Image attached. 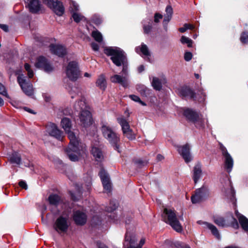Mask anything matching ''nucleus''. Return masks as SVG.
<instances>
[{
    "label": "nucleus",
    "instance_id": "obj_47",
    "mask_svg": "<svg viewBox=\"0 0 248 248\" xmlns=\"http://www.w3.org/2000/svg\"><path fill=\"white\" fill-rule=\"evenodd\" d=\"M192 57V54L191 52H186L185 53L184 55V59L186 61H189L191 60Z\"/></svg>",
    "mask_w": 248,
    "mask_h": 248
},
{
    "label": "nucleus",
    "instance_id": "obj_18",
    "mask_svg": "<svg viewBox=\"0 0 248 248\" xmlns=\"http://www.w3.org/2000/svg\"><path fill=\"white\" fill-rule=\"evenodd\" d=\"M180 95L183 98L195 100L196 94L193 91L188 87H183L179 91Z\"/></svg>",
    "mask_w": 248,
    "mask_h": 248
},
{
    "label": "nucleus",
    "instance_id": "obj_51",
    "mask_svg": "<svg viewBox=\"0 0 248 248\" xmlns=\"http://www.w3.org/2000/svg\"><path fill=\"white\" fill-rule=\"evenodd\" d=\"M19 186L25 189H27V185L25 181H21L19 182Z\"/></svg>",
    "mask_w": 248,
    "mask_h": 248
},
{
    "label": "nucleus",
    "instance_id": "obj_24",
    "mask_svg": "<svg viewBox=\"0 0 248 248\" xmlns=\"http://www.w3.org/2000/svg\"><path fill=\"white\" fill-rule=\"evenodd\" d=\"M165 12L166 14L164 16L163 23L164 25L166 26L172 17L173 10L171 6L168 5L166 8Z\"/></svg>",
    "mask_w": 248,
    "mask_h": 248
},
{
    "label": "nucleus",
    "instance_id": "obj_49",
    "mask_svg": "<svg viewBox=\"0 0 248 248\" xmlns=\"http://www.w3.org/2000/svg\"><path fill=\"white\" fill-rule=\"evenodd\" d=\"M123 66L122 72L124 75L127 74V62H125V63L122 65Z\"/></svg>",
    "mask_w": 248,
    "mask_h": 248
},
{
    "label": "nucleus",
    "instance_id": "obj_42",
    "mask_svg": "<svg viewBox=\"0 0 248 248\" xmlns=\"http://www.w3.org/2000/svg\"><path fill=\"white\" fill-rule=\"evenodd\" d=\"M240 40L242 43L246 44L248 43V33L244 32L242 33Z\"/></svg>",
    "mask_w": 248,
    "mask_h": 248
},
{
    "label": "nucleus",
    "instance_id": "obj_31",
    "mask_svg": "<svg viewBox=\"0 0 248 248\" xmlns=\"http://www.w3.org/2000/svg\"><path fill=\"white\" fill-rule=\"evenodd\" d=\"M193 171V180L195 183H197L201 176L202 171L199 166H196L194 167Z\"/></svg>",
    "mask_w": 248,
    "mask_h": 248
},
{
    "label": "nucleus",
    "instance_id": "obj_46",
    "mask_svg": "<svg viewBox=\"0 0 248 248\" xmlns=\"http://www.w3.org/2000/svg\"><path fill=\"white\" fill-rule=\"evenodd\" d=\"M152 29L151 25H144L143 26L144 32L148 34L150 32Z\"/></svg>",
    "mask_w": 248,
    "mask_h": 248
},
{
    "label": "nucleus",
    "instance_id": "obj_20",
    "mask_svg": "<svg viewBox=\"0 0 248 248\" xmlns=\"http://www.w3.org/2000/svg\"><path fill=\"white\" fill-rule=\"evenodd\" d=\"M99 176L101 179L104 189L109 191L110 190L111 186L107 173L104 170L102 169L99 172Z\"/></svg>",
    "mask_w": 248,
    "mask_h": 248
},
{
    "label": "nucleus",
    "instance_id": "obj_2",
    "mask_svg": "<svg viewBox=\"0 0 248 248\" xmlns=\"http://www.w3.org/2000/svg\"><path fill=\"white\" fill-rule=\"evenodd\" d=\"M105 53L111 56V60L117 66H122L126 62L127 59L124 51L118 47H108L104 49Z\"/></svg>",
    "mask_w": 248,
    "mask_h": 248
},
{
    "label": "nucleus",
    "instance_id": "obj_45",
    "mask_svg": "<svg viewBox=\"0 0 248 248\" xmlns=\"http://www.w3.org/2000/svg\"><path fill=\"white\" fill-rule=\"evenodd\" d=\"M220 149L224 157L230 155L228 152L227 149L222 144L220 145Z\"/></svg>",
    "mask_w": 248,
    "mask_h": 248
},
{
    "label": "nucleus",
    "instance_id": "obj_16",
    "mask_svg": "<svg viewBox=\"0 0 248 248\" xmlns=\"http://www.w3.org/2000/svg\"><path fill=\"white\" fill-rule=\"evenodd\" d=\"M73 218L77 225L82 226L86 223L87 217L85 213L78 210L74 212Z\"/></svg>",
    "mask_w": 248,
    "mask_h": 248
},
{
    "label": "nucleus",
    "instance_id": "obj_27",
    "mask_svg": "<svg viewBox=\"0 0 248 248\" xmlns=\"http://www.w3.org/2000/svg\"><path fill=\"white\" fill-rule=\"evenodd\" d=\"M92 153L97 161H101L104 158L102 152L97 147H93L92 149Z\"/></svg>",
    "mask_w": 248,
    "mask_h": 248
},
{
    "label": "nucleus",
    "instance_id": "obj_35",
    "mask_svg": "<svg viewBox=\"0 0 248 248\" xmlns=\"http://www.w3.org/2000/svg\"><path fill=\"white\" fill-rule=\"evenodd\" d=\"M180 41L183 44H186L187 46L189 47H192L193 41L192 40L185 36H182L180 39Z\"/></svg>",
    "mask_w": 248,
    "mask_h": 248
},
{
    "label": "nucleus",
    "instance_id": "obj_9",
    "mask_svg": "<svg viewBox=\"0 0 248 248\" xmlns=\"http://www.w3.org/2000/svg\"><path fill=\"white\" fill-rule=\"evenodd\" d=\"M17 80L23 92L28 96H31L33 94V89L32 85L27 80L23 75L19 76Z\"/></svg>",
    "mask_w": 248,
    "mask_h": 248
},
{
    "label": "nucleus",
    "instance_id": "obj_44",
    "mask_svg": "<svg viewBox=\"0 0 248 248\" xmlns=\"http://www.w3.org/2000/svg\"><path fill=\"white\" fill-rule=\"evenodd\" d=\"M0 94L9 98V95L5 90L4 86L0 83Z\"/></svg>",
    "mask_w": 248,
    "mask_h": 248
},
{
    "label": "nucleus",
    "instance_id": "obj_28",
    "mask_svg": "<svg viewBox=\"0 0 248 248\" xmlns=\"http://www.w3.org/2000/svg\"><path fill=\"white\" fill-rule=\"evenodd\" d=\"M225 158V168L228 172H230L232 169L233 165V159L231 155L224 157Z\"/></svg>",
    "mask_w": 248,
    "mask_h": 248
},
{
    "label": "nucleus",
    "instance_id": "obj_40",
    "mask_svg": "<svg viewBox=\"0 0 248 248\" xmlns=\"http://www.w3.org/2000/svg\"><path fill=\"white\" fill-rule=\"evenodd\" d=\"M129 97L134 101L139 102L142 106H146V104L142 101L140 97L135 95H130Z\"/></svg>",
    "mask_w": 248,
    "mask_h": 248
},
{
    "label": "nucleus",
    "instance_id": "obj_39",
    "mask_svg": "<svg viewBox=\"0 0 248 248\" xmlns=\"http://www.w3.org/2000/svg\"><path fill=\"white\" fill-rule=\"evenodd\" d=\"M72 17L76 22L78 23L82 20L83 16L81 14L75 12L72 15Z\"/></svg>",
    "mask_w": 248,
    "mask_h": 248
},
{
    "label": "nucleus",
    "instance_id": "obj_13",
    "mask_svg": "<svg viewBox=\"0 0 248 248\" xmlns=\"http://www.w3.org/2000/svg\"><path fill=\"white\" fill-rule=\"evenodd\" d=\"M37 68L43 69L45 72L49 73L53 70V67L50 65L47 60L44 57H39L35 63Z\"/></svg>",
    "mask_w": 248,
    "mask_h": 248
},
{
    "label": "nucleus",
    "instance_id": "obj_8",
    "mask_svg": "<svg viewBox=\"0 0 248 248\" xmlns=\"http://www.w3.org/2000/svg\"><path fill=\"white\" fill-rule=\"evenodd\" d=\"M79 73L78 63L75 61L69 62L66 69L67 77L70 80L75 81L78 78Z\"/></svg>",
    "mask_w": 248,
    "mask_h": 248
},
{
    "label": "nucleus",
    "instance_id": "obj_30",
    "mask_svg": "<svg viewBox=\"0 0 248 248\" xmlns=\"http://www.w3.org/2000/svg\"><path fill=\"white\" fill-rule=\"evenodd\" d=\"M61 198L57 194H51L48 198L49 203L51 205L57 206L61 202Z\"/></svg>",
    "mask_w": 248,
    "mask_h": 248
},
{
    "label": "nucleus",
    "instance_id": "obj_5",
    "mask_svg": "<svg viewBox=\"0 0 248 248\" xmlns=\"http://www.w3.org/2000/svg\"><path fill=\"white\" fill-rule=\"evenodd\" d=\"M101 131L104 137L119 152L118 143L120 142V138L117 134L110 127L106 125L102 126Z\"/></svg>",
    "mask_w": 248,
    "mask_h": 248
},
{
    "label": "nucleus",
    "instance_id": "obj_10",
    "mask_svg": "<svg viewBox=\"0 0 248 248\" xmlns=\"http://www.w3.org/2000/svg\"><path fill=\"white\" fill-rule=\"evenodd\" d=\"M47 5L58 16H61L64 12L62 3L58 0H46Z\"/></svg>",
    "mask_w": 248,
    "mask_h": 248
},
{
    "label": "nucleus",
    "instance_id": "obj_22",
    "mask_svg": "<svg viewBox=\"0 0 248 248\" xmlns=\"http://www.w3.org/2000/svg\"><path fill=\"white\" fill-rule=\"evenodd\" d=\"M184 115L187 120L194 123L196 122L199 118V116L196 112L189 108L184 110Z\"/></svg>",
    "mask_w": 248,
    "mask_h": 248
},
{
    "label": "nucleus",
    "instance_id": "obj_58",
    "mask_svg": "<svg viewBox=\"0 0 248 248\" xmlns=\"http://www.w3.org/2000/svg\"><path fill=\"white\" fill-rule=\"evenodd\" d=\"M144 70V66L143 65H140L138 68V71L139 73H141Z\"/></svg>",
    "mask_w": 248,
    "mask_h": 248
},
{
    "label": "nucleus",
    "instance_id": "obj_34",
    "mask_svg": "<svg viewBox=\"0 0 248 248\" xmlns=\"http://www.w3.org/2000/svg\"><path fill=\"white\" fill-rule=\"evenodd\" d=\"M10 160L12 163L19 164L21 162V157L18 154L15 153L12 154Z\"/></svg>",
    "mask_w": 248,
    "mask_h": 248
},
{
    "label": "nucleus",
    "instance_id": "obj_60",
    "mask_svg": "<svg viewBox=\"0 0 248 248\" xmlns=\"http://www.w3.org/2000/svg\"><path fill=\"white\" fill-rule=\"evenodd\" d=\"M93 20L96 24H99L101 23V20L99 18L94 19Z\"/></svg>",
    "mask_w": 248,
    "mask_h": 248
},
{
    "label": "nucleus",
    "instance_id": "obj_36",
    "mask_svg": "<svg viewBox=\"0 0 248 248\" xmlns=\"http://www.w3.org/2000/svg\"><path fill=\"white\" fill-rule=\"evenodd\" d=\"M92 37L94 40L98 42H101L103 40V37L101 33L98 31H93L92 33Z\"/></svg>",
    "mask_w": 248,
    "mask_h": 248
},
{
    "label": "nucleus",
    "instance_id": "obj_57",
    "mask_svg": "<svg viewBox=\"0 0 248 248\" xmlns=\"http://www.w3.org/2000/svg\"><path fill=\"white\" fill-rule=\"evenodd\" d=\"M77 92V93L78 94L79 93H80V90L77 88V87H74L72 89V91H71V94H72V92Z\"/></svg>",
    "mask_w": 248,
    "mask_h": 248
},
{
    "label": "nucleus",
    "instance_id": "obj_25",
    "mask_svg": "<svg viewBox=\"0 0 248 248\" xmlns=\"http://www.w3.org/2000/svg\"><path fill=\"white\" fill-rule=\"evenodd\" d=\"M75 109L81 112L82 111L88 110L85 100L84 98L77 102L75 105Z\"/></svg>",
    "mask_w": 248,
    "mask_h": 248
},
{
    "label": "nucleus",
    "instance_id": "obj_3",
    "mask_svg": "<svg viewBox=\"0 0 248 248\" xmlns=\"http://www.w3.org/2000/svg\"><path fill=\"white\" fill-rule=\"evenodd\" d=\"M164 221L175 231L180 232L183 230L182 226L178 221L175 212L171 209L165 208L163 214Z\"/></svg>",
    "mask_w": 248,
    "mask_h": 248
},
{
    "label": "nucleus",
    "instance_id": "obj_11",
    "mask_svg": "<svg viewBox=\"0 0 248 248\" xmlns=\"http://www.w3.org/2000/svg\"><path fill=\"white\" fill-rule=\"evenodd\" d=\"M136 241L137 239L135 236H132L129 233L126 232L125 235V241L124 243V248H141L142 246L145 244V239L143 238L141 239L137 247H133V245Z\"/></svg>",
    "mask_w": 248,
    "mask_h": 248
},
{
    "label": "nucleus",
    "instance_id": "obj_63",
    "mask_svg": "<svg viewBox=\"0 0 248 248\" xmlns=\"http://www.w3.org/2000/svg\"><path fill=\"white\" fill-rule=\"evenodd\" d=\"M24 109H25V110H26L27 111L29 112L30 113H34L31 109H30V108H24Z\"/></svg>",
    "mask_w": 248,
    "mask_h": 248
},
{
    "label": "nucleus",
    "instance_id": "obj_38",
    "mask_svg": "<svg viewBox=\"0 0 248 248\" xmlns=\"http://www.w3.org/2000/svg\"><path fill=\"white\" fill-rule=\"evenodd\" d=\"M137 90L142 96H147L149 94V90L145 86H139L137 87Z\"/></svg>",
    "mask_w": 248,
    "mask_h": 248
},
{
    "label": "nucleus",
    "instance_id": "obj_6",
    "mask_svg": "<svg viewBox=\"0 0 248 248\" xmlns=\"http://www.w3.org/2000/svg\"><path fill=\"white\" fill-rule=\"evenodd\" d=\"M69 225L68 216L62 215L56 219L54 224V228L59 233L65 232H67Z\"/></svg>",
    "mask_w": 248,
    "mask_h": 248
},
{
    "label": "nucleus",
    "instance_id": "obj_41",
    "mask_svg": "<svg viewBox=\"0 0 248 248\" xmlns=\"http://www.w3.org/2000/svg\"><path fill=\"white\" fill-rule=\"evenodd\" d=\"M25 69L28 72V75L29 78H31L33 76V72L32 71V70L31 69L30 65L26 63L25 64Z\"/></svg>",
    "mask_w": 248,
    "mask_h": 248
},
{
    "label": "nucleus",
    "instance_id": "obj_15",
    "mask_svg": "<svg viewBox=\"0 0 248 248\" xmlns=\"http://www.w3.org/2000/svg\"><path fill=\"white\" fill-rule=\"evenodd\" d=\"M47 132L48 134L55 137L60 140H62L63 139L62 133L58 129L57 126L53 123H50L46 126Z\"/></svg>",
    "mask_w": 248,
    "mask_h": 248
},
{
    "label": "nucleus",
    "instance_id": "obj_29",
    "mask_svg": "<svg viewBox=\"0 0 248 248\" xmlns=\"http://www.w3.org/2000/svg\"><path fill=\"white\" fill-rule=\"evenodd\" d=\"M238 218L243 229L246 232H248V219L242 215H239Z\"/></svg>",
    "mask_w": 248,
    "mask_h": 248
},
{
    "label": "nucleus",
    "instance_id": "obj_7",
    "mask_svg": "<svg viewBox=\"0 0 248 248\" xmlns=\"http://www.w3.org/2000/svg\"><path fill=\"white\" fill-rule=\"evenodd\" d=\"M117 120L118 123L121 126L124 136L129 140H135L136 139V134L133 132L132 129L130 128V125L126 120L123 117L118 118Z\"/></svg>",
    "mask_w": 248,
    "mask_h": 248
},
{
    "label": "nucleus",
    "instance_id": "obj_26",
    "mask_svg": "<svg viewBox=\"0 0 248 248\" xmlns=\"http://www.w3.org/2000/svg\"><path fill=\"white\" fill-rule=\"evenodd\" d=\"M203 224L205 225V227L209 229L212 232V234L217 239H220V236L217 227L214 225L209 223L208 222H203Z\"/></svg>",
    "mask_w": 248,
    "mask_h": 248
},
{
    "label": "nucleus",
    "instance_id": "obj_33",
    "mask_svg": "<svg viewBox=\"0 0 248 248\" xmlns=\"http://www.w3.org/2000/svg\"><path fill=\"white\" fill-rule=\"evenodd\" d=\"M152 85L154 89L157 91H160L162 89L161 82L157 78L154 77L153 78Z\"/></svg>",
    "mask_w": 248,
    "mask_h": 248
},
{
    "label": "nucleus",
    "instance_id": "obj_1",
    "mask_svg": "<svg viewBox=\"0 0 248 248\" xmlns=\"http://www.w3.org/2000/svg\"><path fill=\"white\" fill-rule=\"evenodd\" d=\"M61 125L65 132L67 133L70 140L69 144L65 151L66 154L70 160L77 161L79 156L86 154L85 146L79 142L74 133L70 131L71 124L69 119L63 118L61 121Z\"/></svg>",
    "mask_w": 248,
    "mask_h": 248
},
{
    "label": "nucleus",
    "instance_id": "obj_14",
    "mask_svg": "<svg viewBox=\"0 0 248 248\" xmlns=\"http://www.w3.org/2000/svg\"><path fill=\"white\" fill-rule=\"evenodd\" d=\"M207 193L208 190L205 187H202L197 189L195 194L191 198V202L193 203L201 202L207 196Z\"/></svg>",
    "mask_w": 248,
    "mask_h": 248
},
{
    "label": "nucleus",
    "instance_id": "obj_32",
    "mask_svg": "<svg viewBox=\"0 0 248 248\" xmlns=\"http://www.w3.org/2000/svg\"><path fill=\"white\" fill-rule=\"evenodd\" d=\"M135 49L137 53H139V51H140L145 56H150V53L147 46L144 44H142L140 46L137 47Z\"/></svg>",
    "mask_w": 248,
    "mask_h": 248
},
{
    "label": "nucleus",
    "instance_id": "obj_64",
    "mask_svg": "<svg viewBox=\"0 0 248 248\" xmlns=\"http://www.w3.org/2000/svg\"><path fill=\"white\" fill-rule=\"evenodd\" d=\"M4 105L3 100L0 97V107Z\"/></svg>",
    "mask_w": 248,
    "mask_h": 248
},
{
    "label": "nucleus",
    "instance_id": "obj_23",
    "mask_svg": "<svg viewBox=\"0 0 248 248\" xmlns=\"http://www.w3.org/2000/svg\"><path fill=\"white\" fill-rule=\"evenodd\" d=\"M96 85L103 91L106 90L107 88V81L104 75H101L99 76L96 81Z\"/></svg>",
    "mask_w": 248,
    "mask_h": 248
},
{
    "label": "nucleus",
    "instance_id": "obj_53",
    "mask_svg": "<svg viewBox=\"0 0 248 248\" xmlns=\"http://www.w3.org/2000/svg\"><path fill=\"white\" fill-rule=\"evenodd\" d=\"M0 28L5 32H8L9 31L8 26L5 24H0Z\"/></svg>",
    "mask_w": 248,
    "mask_h": 248
},
{
    "label": "nucleus",
    "instance_id": "obj_61",
    "mask_svg": "<svg viewBox=\"0 0 248 248\" xmlns=\"http://www.w3.org/2000/svg\"><path fill=\"white\" fill-rule=\"evenodd\" d=\"M164 158V157L161 155H157V159L159 161L162 160Z\"/></svg>",
    "mask_w": 248,
    "mask_h": 248
},
{
    "label": "nucleus",
    "instance_id": "obj_21",
    "mask_svg": "<svg viewBox=\"0 0 248 248\" xmlns=\"http://www.w3.org/2000/svg\"><path fill=\"white\" fill-rule=\"evenodd\" d=\"M110 81L115 83H119L124 87L128 85L127 79L125 77H122L119 75H114L110 78Z\"/></svg>",
    "mask_w": 248,
    "mask_h": 248
},
{
    "label": "nucleus",
    "instance_id": "obj_56",
    "mask_svg": "<svg viewBox=\"0 0 248 248\" xmlns=\"http://www.w3.org/2000/svg\"><path fill=\"white\" fill-rule=\"evenodd\" d=\"M185 27H186V30L190 29L193 30L194 29V26L190 24H185Z\"/></svg>",
    "mask_w": 248,
    "mask_h": 248
},
{
    "label": "nucleus",
    "instance_id": "obj_37",
    "mask_svg": "<svg viewBox=\"0 0 248 248\" xmlns=\"http://www.w3.org/2000/svg\"><path fill=\"white\" fill-rule=\"evenodd\" d=\"M227 196L229 198L232 202H234V195L235 192L233 188L230 186L228 191L226 192Z\"/></svg>",
    "mask_w": 248,
    "mask_h": 248
},
{
    "label": "nucleus",
    "instance_id": "obj_43",
    "mask_svg": "<svg viewBox=\"0 0 248 248\" xmlns=\"http://www.w3.org/2000/svg\"><path fill=\"white\" fill-rule=\"evenodd\" d=\"M174 246L177 248H190L188 245L180 242H176Z\"/></svg>",
    "mask_w": 248,
    "mask_h": 248
},
{
    "label": "nucleus",
    "instance_id": "obj_48",
    "mask_svg": "<svg viewBox=\"0 0 248 248\" xmlns=\"http://www.w3.org/2000/svg\"><path fill=\"white\" fill-rule=\"evenodd\" d=\"M163 16L162 15L159 13H155L154 16V21L155 23H158L159 21V20L162 19Z\"/></svg>",
    "mask_w": 248,
    "mask_h": 248
},
{
    "label": "nucleus",
    "instance_id": "obj_52",
    "mask_svg": "<svg viewBox=\"0 0 248 248\" xmlns=\"http://www.w3.org/2000/svg\"><path fill=\"white\" fill-rule=\"evenodd\" d=\"M200 98L198 99V101L199 102H203L205 99L206 95L204 93H202L201 94Z\"/></svg>",
    "mask_w": 248,
    "mask_h": 248
},
{
    "label": "nucleus",
    "instance_id": "obj_55",
    "mask_svg": "<svg viewBox=\"0 0 248 248\" xmlns=\"http://www.w3.org/2000/svg\"><path fill=\"white\" fill-rule=\"evenodd\" d=\"M97 245L98 248H108L107 246L100 242H97Z\"/></svg>",
    "mask_w": 248,
    "mask_h": 248
},
{
    "label": "nucleus",
    "instance_id": "obj_12",
    "mask_svg": "<svg viewBox=\"0 0 248 248\" xmlns=\"http://www.w3.org/2000/svg\"><path fill=\"white\" fill-rule=\"evenodd\" d=\"M80 124L84 127L90 126L93 122L91 112L88 110L82 111L79 115Z\"/></svg>",
    "mask_w": 248,
    "mask_h": 248
},
{
    "label": "nucleus",
    "instance_id": "obj_59",
    "mask_svg": "<svg viewBox=\"0 0 248 248\" xmlns=\"http://www.w3.org/2000/svg\"><path fill=\"white\" fill-rule=\"evenodd\" d=\"M186 27H185V25L184 24V26L182 28H179V31L181 32H185L186 31Z\"/></svg>",
    "mask_w": 248,
    "mask_h": 248
},
{
    "label": "nucleus",
    "instance_id": "obj_19",
    "mask_svg": "<svg viewBox=\"0 0 248 248\" xmlns=\"http://www.w3.org/2000/svg\"><path fill=\"white\" fill-rule=\"evenodd\" d=\"M51 52L59 57H62L66 54V49L64 46L59 45H51L50 46Z\"/></svg>",
    "mask_w": 248,
    "mask_h": 248
},
{
    "label": "nucleus",
    "instance_id": "obj_62",
    "mask_svg": "<svg viewBox=\"0 0 248 248\" xmlns=\"http://www.w3.org/2000/svg\"><path fill=\"white\" fill-rule=\"evenodd\" d=\"M224 248H240L239 247H238V246H233V245H232V246H227Z\"/></svg>",
    "mask_w": 248,
    "mask_h": 248
},
{
    "label": "nucleus",
    "instance_id": "obj_17",
    "mask_svg": "<svg viewBox=\"0 0 248 248\" xmlns=\"http://www.w3.org/2000/svg\"><path fill=\"white\" fill-rule=\"evenodd\" d=\"M178 151L186 163H188L191 160L192 158L190 153V146L188 144L179 146L178 148Z\"/></svg>",
    "mask_w": 248,
    "mask_h": 248
},
{
    "label": "nucleus",
    "instance_id": "obj_54",
    "mask_svg": "<svg viewBox=\"0 0 248 248\" xmlns=\"http://www.w3.org/2000/svg\"><path fill=\"white\" fill-rule=\"evenodd\" d=\"M117 207V205L114 204L113 205L112 207L107 208V211L108 212H111L113 211H114V210H115V209Z\"/></svg>",
    "mask_w": 248,
    "mask_h": 248
},
{
    "label": "nucleus",
    "instance_id": "obj_50",
    "mask_svg": "<svg viewBox=\"0 0 248 248\" xmlns=\"http://www.w3.org/2000/svg\"><path fill=\"white\" fill-rule=\"evenodd\" d=\"M91 46L92 49L95 51H98L99 48L98 45L94 42L91 44Z\"/></svg>",
    "mask_w": 248,
    "mask_h": 248
},
{
    "label": "nucleus",
    "instance_id": "obj_4",
    "mask_svg": "<svg viewBox=\"0 0 248 248\" xmlns=\"http://www.w3.org/2000/svg\"><path fill=\"white\" fill-rule=\"evenodd\" d=\"M213 221L217 225L221 227L231 226L234 229H238L239 225L237 220L231 214L226 218L221 216H214Z\"/></svg>",
    "mask_w": 248,
    "mask_h": 248
}]
</instances>
